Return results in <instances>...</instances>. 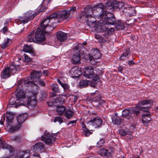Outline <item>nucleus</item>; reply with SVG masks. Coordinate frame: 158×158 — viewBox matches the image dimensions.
I'll return each instance as SVG.
<instances>
[{
  "instance_id": "obj_61",
  "label": "nucleus",
  "mask_w": 158,
  "mask_h": 158,
  "mask_svg": "<svg viewBox=\"0 0 158 158\" xmlns=\"http://www.w3.org/2000/svg\"><path fill=\"white\" fill-rule=\"evenodd\" d=\"M2 31L4 34L7 31V28L6 26L4 27L1 30Z\"/></svg>"
},
{
  "instance_id": "obj_45",
  "label": "nucleus",
  "mask_w": 158,
  "mask_h": 158,
  "mask_svg": "<svg viewBox=\"0 0 158 158\" xmlns=\"http://www.w3.org/2000/svg\"><path fill=\"white\" fill-rule=\"evenodd\" d=\"M130 53L128 50L126 49L125 52H124L120 57V60H123L125 59V58L128 57V55Z\"/></svg>"
},
{
  "instance_id": "obj_53",
  "label": "nucleus",
  "mask_w": 158,
  "mask_h": 158,
  "mask_svg": "<svg viewBox=\"0 0 158 158\" xmlns=\"http://www.w3.org/2000/svg\"><path fill=\"white\" fill-rule=\"evenodd\" d=\"M129 132L127 131H125L124 129H121L119 131V133L122 136H125L127 134H129L128 133Z\"/></svg>"
},
{
  "instance_id": "obj_31",
  "label": "nucleus",
  "mask_w": 158,
  "mask_h": 158,
  "mask_svg": "<svg viewBox=\"0 0 158 158\" xmlns=\"http://www.w3.org/2000/svg\"><path fill=\"white\" fill-rule=\"evenodd\" d=\"M6 117V122L7 123L6 127H8L10 126L11 124V122L13 121V120L14 118V115L12 114H7Z\"/></svg>"
},
{
  "instance_id": "obj_22",
  "label": "nucleus",
  "mask_w": 158,
  "mask_h": 158,
  "mask_svg": "<svg viewBox=\"0 0 158 158\" xmlns=\"http://www.w3.org/2000/svg\"><path fill=\"white\" fill-rule=\"evenodd\" d=\"M0 148L10 150H12V148L10 145L6 143L5 140L2 138H0Z\"/></svg>"
},
{
  "instance_id": "obj_12",
  "label": "nucleus",
  "mask_w": 158,
  "mask_h": 158,
  "mask_svg": "<svg viewBox=\"0 0 158 158\" xmlns=\"http://www.w3.org/2000/svg\"><path fill=\"white\" fill-rule=\"evenodd\" d=\"M83 75L87 78H92L94 75V71L93 68L90 66L86 67Z\"/></svg>"
},
{
  "instance_id": "obj_62",
  "label": "nucleus",
  "mask_w": 158,
  "mask_h": 158,
  "mask_svg": "<svg viewBox=\"0 0 158 158\" xmlns=\"http://www.w3.org/2000/svg\"><path fill=\"white\" fill-rule=\"evenodd\" d=\"M46 97V95L45 92H44V93H42L41 94V96L40 98L42 99V100H44Z\"/></svg>"
},
{
  "instance_id": "obj_35",
  "label": "nucleus",
  "mask_w": 158,
  "mask_h": 158,
  "mask_svg": "<svg viewBox=\"0 0 158 158\" xmlns=\"http://www.w3.org/2000/svg\"><path fill=\"white\" fill-rule=\"evenodd\" d=\"M50 20L47 18L45 19L41 22V28L44 30V29L46 28L48 25V23H49Z\"/></svg>"
},
{
  "instance_id": "obj_9",
  "label": "nucleus",
  "mask_w": 158,
  "mask_h": 158,
  "mask_svg": "<svg viewBox=\"0 0 158 158\" xmlns=\"http://www.w3.org/2000/svg\"><path fill=\"white\" fill-rule=\"evenodd\" d=\"M118 9L120 11V13L122 15H125L126 16H128L129 7H125L123 3L121 2H118Z\"/></svg>"
},
{
  "instance_id": "obj_30",
  "label": "nucleus",
  "mask_w": 158,
  "mask_h": 158,
  "mask_svg": "<svg viewBox=\"0 0 158 158\" xmlns=\"http://www.w3.org/2000/svg\"><path fill=\"white\" fill-rule=\"evenodd\" d=\"M66 108L64 106H59L57 107L56 112L59 115H62L64 114Z\"/></svg>"
},
{
  "instance_id": "obj_8",
  "label": "nucleus",
  "mask_w": 158,
  "mask_h": 158,
  "mask_svg": "<svg viewBox=\"0 0 158 158\" xmlns=\"http://www.w3.org/2000/svg\"><path fill=\"white\" fill-rule=\"evenodd\" d=\"M9 104L8 106L9 107L17 108L21 106H25L26 103L22 100H20L18 103H16L15 98H11L9 100Z\"/></svg>"
},
{
  "instance_id": "obj_7",
  "label": "nucleus",
  "mask_w": 158,
  "mask_h": 158,
  "mask_svg": "<svg viewBox=\"0 0 158 158\" xmlns=\"http://www.w3.org/2000/svg\"><path fill=\"white\" fill-rule=\"evenodd\" d=\"M102 122L103 121L101 117L97 116L91 119L88 123H91L95 128H98L101 126Z\"/></svg>"
},
{
  "instance_id": "obj_60",
  "label": "nucleus",
  "mask_w": 158,
  "mask_h": 158,
  "mask_svg": "<svg viewBox=\"0 0 158 158\" xmlns=\"http://www.w3.org/2000/svg\"><path fill=\"white\" fill-rule=\"evenodd\" d=\"M24 56L25 57V61H26L27 62H29L31 60V59L26 54H24Z\"/></svg>"
},
{
  "instance_id": "obj_55",
  "label": "nucleus",
  "mask_w": 158,
  "mask_h": 158,
  "mask_svg": "<svg viewBox=\"0 0 158 158\" xmlns=\"http://www.w3.org/2000/svg\"><path fill=\"white\" fill-rule=\"evenodd\" d=\"M110 34H111V32H110V31L108 30V29H106L104 33V36L105 37L107 38L108 37V36Z\"/></svg>"
},
{
  "instance_id": "obj_29",
  "label": "nucleus",
  "mask_w": 158,
  "mask_h": 158,
  "mask_svg": "<svg viewBox=\"0 0 158 158\" xmlns=\"http://www.w3.org/2000/svg\"><path fill=\"white\" fill-rule=\"evenodd\" d=\"M115 25V28L117 29L123 30L125 27L124 22L121 20L116 21Z\"/></svg>"
},
{
  "instance_id": "obj_52",
  "label": "nucleus",
  "mask_w": 158,
  "mask_h": 158,
  "mask_svg": "<svg viewBox=\"0 0 158 158\" xmlns=\"http://www.w3.org/2000/svg\"><path fill=\"white\" fill-rule=\"evenodd\" d=\"M34 82L31 81V84H30V86L31 88H33V90H37L39 88V87L37 85L35 84Z\"/></svg>"
},
{
  "instance_id": "obj_18",
  "label": "nucleus",
  "mask_w": 158,
  "mask_h": 158,
  "mask_svg": "<svg viewBox=\"0 0 158 158\" xmlns=\"http://www.w3.org/2000/svg\"><path fill=\"white\" fill-rule=\"evenodd\" d=\"M57 39L61 42H64L67 38V34L62 31H59L56 33Z\"/></svg>"
},
{
  "instance_id": "obj_13",
  "label": "nucleus",
  "mask_w": 158,
  "mask_h": 158,
  "mask_svg": "<svg viewBox=\"0 0 158 158\" xmlns=\"http://www.w3.org/2000/svg\"><path fill=\"white\" fill-rule=\"evenodd\" d=\"M37 103L35 97L34 96L29 97L27 103V106L30 109H33L36 105Z\"/></svg>"
},
{
  "instance_id": "obj_50",
  "label": "nucleus",
  "mask_w": 158,
  "mask_h": 158,
  "mask_svg": "<svg viewBox=\"0 0 158 158\" xmlns=\"http://www.w3.org/2000/svg\"><path fill=\"white\" fill-rule=\"evenodd\" d=\"M87 23L88 25L90 27H94L96 24V21L95 22H92L91 21H87Z\"/></svg>"
},
{
  "instance_id": "obj_37",
  "label": "nucleus",
  "mask_w": 158,
  "mask_h": 158,
  "mask_svg": "<svg viewBox=\"0 0 158 158\" xmlns=\"http://www.w3.org/2000/svg\"><path fill=\"white\" fill-rule=\"evenodd\" d=\"M111 119L112 122L114 124L118 125H119L121 123V119L118 117L111 116Z\"/></svg>"
},
{
  "instance_id": "obj_10",
  "label": "nucleus",
  "mask_w": 158,
  "mask_h": 158,
  "mask_svg": "<svg viewBox=\"0 0 158 158\" xmlns=\"http://www.w3.org/2000/svg\"><path fill=\"white\" fill-rule=\"evenodd\" d=\"M118 2L113 0H109L106 3L105 7L108 10L117 9Z\"/></svg>"
},
{
  "instance_id": "obj_33",
  "label": "nucleus",
  "mask_w": 158,
  "mask_h": 158,
  "mask_svg": "<svg viewBox=\"0 0 158 158\" xmlns=\"http://www.w3.org/2000/svg\"><path fill=\"white\" fill-rule=\"evenodd\" d=\"M100 16L102 20L103 18H104V20H105V19H109L115 17L112 13L107 12L106 10V13L103 15L102 14Z\"/></svg>"
},
{
  "instance_id": "obj_34",
  "label": "nucleus",
  "mask_w": 158,
  "mask_h": 158,
  "mask_svg": "<svg viewBox=\"0 0 158 158\" xmlns=\"http://www.w3.org/2000/svg\"><path fill=\"white\" fill-rule=\"evenodd\" d=\"M21 126V125L20 124L18 123L15 125L10 126L9 129V131L10 132H13L15 131H18Z\"/></svg>"
},
{
  "instance_id": "obj_51",
  "label": "nucleus",
  "mask_w": 158,
  "mask_h": 158,
  "mask_svg": "<svg viewBox=\"0 0 158 158\" xmlns=\"http://www.w3.org/2000/svg\"><path fill=\"white\" fill-rule=\"evenodd\" d=\"M39 9V12L45 11L47 10V8L45 6H43V5H40L38 8Z\"/></svg>"
},
{
  "instance_id": "obj_38",
  "label": "nucleus",
  "mask_w": 158,
  "mask_h": 158,
  "mask_svg": "<svg viewBox=\"0 0 158 158\" xmlns=\"http://www.w3.org/2000/svg\"><path fill=\"white\" fill-rule=\"evenodd\" d=\"M73 112L69 110H66L64 113V115L65 117L68 119L71 118L73 116Z\"/></svg>"
},
{
  "instance_id": "obj_28",
  "label": "nucleus",
  "mask_w": 158,
  "mask_h": 158,
  "mask_svg": "<svg viewBox=\"0 0 158 158\" xmlns=\"http://www.w3.org/2000/svg\"><path fill=\"white\" fill-rule=\"evenodd\" d=\"M27 117V115L26 114H20L17 117V120L18 123L21 125L23 122H24Z\"/></svg>"
},
{
  "instance_id": "obj_39",
  "label": "nucleus",
  "mask_w": 158,
  "mask_h": 158,
  "mask_svg": "<svg viewBox=\"0 0 158 158\" xmlns=\"http://www.w3.org/2000/svg\"><path fill=\"white\" fill-rule=\"evenodd\" d=\"M29 156L28 151H23L19 152V158H27Z\"/></svg>"
},
{
  "instance_id": "obj_2",
  "label": "nucleus",
  "mask_w": 158,
  "mask_h": 158,
  "mask_svg": "<svg viewBox=\"0 0 158 158\" xmlns=\"http://www.w3.org/2000/svg\"><path fill=\"white\" fill-rule=\"evenodd\" d=\"M50 20L55 18H59L64 20L69 18V13L66 10H61L57 13H54L47 17Z\"/></svg>"
},
{
  "instance_id": "obj_24",
  "label": "nucleus",
  "mask_w": 158,
  "mask_h": 158,
  "mask_svg": "<svg viewBox=\"0 0 158 158\" xmlns=\"http://www.w3.org/2000/svg\"><path fill=\"white\" fill-rule=\"evenodd\" d=\"M26 40L27 42H34L37 43L35 37V31L31 32L30 34L28 35Z\"/></svg>"
},
{
  "instance_id": "obj_47",
  "label": "nucleus",
  "mask_w": 158,
  "mask_h": 158,
  "mask_svg": "<svg viewBox=\"0 0 158 158\" xmlns=\"http://www.w3.org/2000/svg\"><path fill=\"white\" fill-rule=\"evenodd\" d=\"M86 21H91L93 22L96 21V19L94 17L92 16L91 15L88 14Z\"/></svg>"
},
{
  "instance_id": "obj_42",
  "label": "nucleus",
  "mask_w": 158,
  "mask_h": 158,
  "mask_svg": "<svg viewBox=\"0 0 158 158\" xmlns=\"http://www.w3.org/2000/svg\"><path fill=\"white\" fill-rule=\"evenodd\" d=\"M89 84L88 81L86 80H83L80 81L79 85L80 88L86 87Z\"/></svg>"
},
{
  "instance_id": "obj_26",
  "label": "nucleus",
  "mask_w": 158,
  "mask_h": 158,
  "mask_svg": "<svg viewBox=\"0 0 158 158\" xmlns=\"http://www.w3.org/2000/svg\"><path fill=\"white\" fill-rule=\"evenodd\" d=\"M81 56L79 53H77L72 56V62L74 64H77L80 63Z\"/></svg>"
},
{
  "instance_id": "obj_11",
  "label": "nucleus",
  "mask_w": 158,
  "mask_h": 158,
  "mask_svg": "<svg viewBox=\"0 0 158 158\" xmlns=\"http://www.w3.org/2000/svg\"><path fill=\"white\" fill-rule=\"evenodd\" d=\"M41 75V72L40 71L34 70L31 72V77L29 78L31 81L37 82Z\"/></svg>"
},
{
  "instance_id": "obj_59",
  "label": "nucleus",
  "mask_w": 158,
  "mask_h": 158,
  "mask_svg": "<svg viewBox=\"0 0 158 158\" xmlns=\"http://www.w3.org/2000/svg\"><path fill=\"white\" fill-rule=\"evenodd\" d=\"M104 142L105 140L104 139H101L99 140V141L97 142V144L98 145H100V146H101L104 143Z\"/></svg>"
},
{
  "instance_id": "obj_1",
  "label": "nucleus",
  "mask_w": 158,
  "mask_h": 158,
  "mask_svg": "<svg viewBox=\"0 0 158 158\" xmlns=\"http://www.w3.org/2000/svg\"><path fill=\"white\" fill-rule=\"evenodd\" d=\"M153 101L151 99L143 100L139 102L133 108L124 109L123 110L122 115L123 117L127 119H130L131 118L132 114L138 117L140 113V111L148 112V109L151 107L153 104Z\"/></svg>"
},
{
  "instance_id": "obj_57",
  "label": "nucleus",
  "mask_w": 158,
  "mask_h": 158,
  "mask_svg": "<svg viewBox=\"0 0 158 158\" xmlns=\"http://www.w3.org/2000/svg\"><path fill=\"white\" fill-rule=\"evenodd\" d=\"M21 138L20 136H15L13 138V139L14 141L19 142L21 140Z\"/></svg>"
},
{
  "instance_id": "obj_19",
  "label": "nucleus",
  "mask_w": 158,
  "mask_h": 158,
  "mask_svg": "<svg viewBox=\"0 0 158 158\" xmlns=\"http://www.w3.org/2000/svg\"><path fill=\"white\" fill-rule=\"evenodd\" d=\"M152 118L149 114H143L142 115V121L143 123L146 126H148V123H150Z\"/></svg>"
},
{
  "instance_id": "obj_46",
  "label": "nucleus",
  "mask_w": 158,
  "mask_h": 158,
  "mask_svg": "<svg viewBox=\"0 0 158 158\" xmlns=\"http://www.w3.org/2000/svg\"><path fill=\"white\" fill-rule=\"evenodd\" d=\"M128 11V16H135L136 14V11L132 8H129Z\"/></svg>"
},
{
  "instance_id": "obj_16",
  "label": "nucleus",
  "mask_w": 158,
  "mask_h": 158,
  "mask_svg": "<svg viewBox=\"0 0 158 158\" xmlns=\"http://www.w3.org/2000/svg\"><path fill=\"white\" fill-rule=\"evenodd\" d=\"M20 65V64L18 63V62L15 61L13 62L8 68V70H9L10 72L11 73H14L16 72Z\"/></svg>"
},
{
  "instance_id": "obj_58",
  "label": "nucleus",
  "mask_w": 158,
  "mask_h": 158,
  "mask_svg": "<svg viewBox=\"0 0 158 158\" xmlns=\"http://www.w3.org/2000/svg\"><path fill=\"white\" fill-rule=\"evenodd\" d=\"M38 81V84H39L40 85H41L43 86H44L45 85V84L44 81L41 79H39Z\"/></svg>"
},
{
  "instance_id": "obj_43",
  "label": "nucleus",
  "mask_w": 158,
  "mask_h": 158,
  "mask_svg": "<svg viewBox=\"0 0 158 158\" xmlns=\"http://www.w3.org/2000/svg\"><path fill=\"white\" fill-rule=\"evenodd\" d=\"M23 51L26 52H28L32 54L34 53L31 47L25 45L23 48Z\"/></svg>"
},
{
  "instance_id": "obj_15",
  "label": "nucleus",
  "mask_w": 158,
  "mask_h": 158,
  "mask_svg": "<svg viewBox=\"0 0 158 158\" xmlns=\"http://www.w3.org/2000/svg\"><path fill=\"white\" fill-rule=\"evenodd\" d=\"M92 101L94 102H99L101 100L102 96L101 93L98 91L91 94Z\"/></svg>"
},
{
  "instance_id": "obj_63",
  "label": "nucleus",
  "mask_w": 158,
  "mask_h": 158,
  "mask_svg": "<svg viewBox=\"0 0 158 158\" xmlns=\"http://www.w3.org/2000/svg\"><path fill=\"white\" fill-rule=\"evenodd\" d=\"M76 9V7H73L70 9L69 10V11H68L69 13V14H70L69 13H73V12L75 11Z\"/></svg>"
},
{
  "instance_id": "obj_6",
  "label": "nucleus",
  "mask_w": 158,
  "mask_h": 158,
  "mask_svg": "<svg viewBox=\"0 0 158 158\" xmlns=\"http://www.w3.org/2000/svg\"><path fill=\"white\" fill-rule=\"evenodd\" d=\"M44 30L41 31L40 28H39L37 31H35V35L37 43L42 42L44 41L46 39L44 33Z\"/></svg>"
},
{
  "instance_id": "obj_44",
  "label": "nucleus",
  "mask_w": 158,
  "mask_h": 158,
  "mask_svg": "<svg viewBox=\"0 0 158 158\" xmlns=\"http://www.w3.org/2000/svg\"><path fill=\"white\" fill-rule=\"evenodd\" d=\"M65 102V99L62 96H60L56 98L54 100L55 103H59L60 104H62Z\"/></svg>"
},
{
  "instance_id": "obj_25",
  "label": "nucleus",
  "mask_w": 158,
  "mask_h": 158,
  "mask_svg": "<svg viewBox=\"0 0 158 158\" xmlns=\"http://www.w3.org/2000/svg\"><path fill=\"white\" fill-rule=\"evenodd\" d=\"M116 23V20L115 17L109 19H106L103 21L104 24L110 25H115Z\"/></svg>"
},
{
  "instance_id": "obj_41",
  "label": "nucleus",
  "mask_w": 158,
  "mask_h": 158,
  "mask_svg": "<svg viewBox=\"0 0 158 158\" xmlns=\"http://www.w3.org/2000/svg\"><path fill=\"white\" fill-rule=\"evenodd\" d=\"M51 88L52 91L55 93H60V90L57 84H52L51 86Z\"/></svg>"
},
{
  "instance_id": "obj_54",
  "label": "nucleus",
  "mask_w": 158,
  "mask_h": 158,
  "mask_svg": "<svg viewBox=\"0 0 158 158\" xmlns=\"http://www.w3.org/2000/svg\"><path fill=\"white\" fill-rule=\"evenodd\" d=\"M54 121L55 122L58 121L60 123H63V120L61 118L56 117L55 118Z\"/></svg>"
},
{
  "instance_id": "obj_17",
  "label": "nucleus",
  "mask_w": 158,
  "mask_h": 158,
  "mask_svg": "<svg viewBox=\"0 0 158 158\" xmlns=\"http://www.w3.org/2000/svg\"><path fill=\"white\" fill-rule=\"evenodd\" d=\"M33 149L35 152L42 153L44 151V145L43 143L38 142L33 146Z\"/></svg>"
},
{
  "instance_id": "obj_4",
  "label": "nucleus",
  "mask_w": 158,
  "mask_h": 158,
  "mask_svg": "<svg viewBox=\"0 0 158 158\" xmlns=\"http://www.w3.org/2000/svg\"><path fill=\"white\" fill-rule=\"evenodd\" d=\"M38 14V13H35L33 11L30 10L25 13L24 16L19 17V20L21 23H25L30 21Z\"/></svg>"
},
{
  "instance_id": "obj_5",
  "label": "nucleus",
  "mask_w": 158,
  "mask_h": 158,
  "mask_svg": "<svg viewBox=\"0 0 158 158\" xmlns=\"http://www.w3.org/2000/svg\"><path fill=\"white\" fill-rule=\"evenodd\" d=\"M31 81L29 78L26 77L21 80L19 82L18 85V89H22L28 87L30 85Z\"/></svg>"
},
{
  "instance_id": "obj_64",
  "label": "nucleus",
  "mask_w": 158,
  "mask_h": 158,
  "mask_svg": "<svg viewBox=\"0 0 158 158\" xmlns=\"http://www.w3.org/2000/svg\"><path fill=\"white\" fill-rule=\"evenodd\" d=\"M77 120L70 121L67 124V125L69 126L70 124H73L74 123L76 124V123Z\"/></svg>"
},
{
  "instance_id": "obj_32",
  "label": "nucleus",
  "mask_w": 158,
  "mask_h": 158,
  "mask_svg": "<svg viewBox=\"0 0 158 158\" xmlns=\"http://www.w3.org/2000/svg\"><path fill=\"white\" fill-rule=\"evenodd\" d=\"M92 57L93 60L98 59L101 56V54L99 50L96 49L94 50L92 53Z\"/></svg>"
},
{
  "instance_id": "obj_48",
  "label": "nucleus",
  "mask_w": 158,
  "mask_h": 158,
  "mask_svg": "<svg viewBox=\"0 0 158 158\" xmlns=\"http://www.w3.org/2000/svg\"><path fill=\"white\" fill-rule=\"evenodd\" d=\"M93 10H94V7L91 8V7H86L84 9V12H85L86 14H88V13H89L90 12H92Z\"/></svg>"
},
{
  "instance_id": "obj_56",
  "label": "nucleus",
  "mask_w": 158,
  "mask_h": 158,
  "mask_svg": "<svg viewBox=\"0 0 158 158\" xmlns=\"http://www.w3.org/2000/svg\"><path fill=\"white\" fill-rule=\"evenodd\" d=\"M63 88L64 90H66L69 89V86L67 84H63L61 86Z\"/></svg>"
},
{
  "instance_id": "obj_49",
  "label": "nucleus",
  "mask_w": 158,
  "mask_h": 158,
  "mask_svg": "<svg viewBox=\"0 0 158 158\" xmlns=\"http://www.w3.org/2000/svg\"><path fill=\"white\" fill-rule=\"evenodd\" d=\"M83 133L86 137L92 134L90 131L87 128H85L83 130Z\"/></svg>"
},
{
  "instance_id": "obj_14",
  "label": "nucleus",
  "mask_w": 158,
  "mask_h": 158,
  "mask_svg": "<svg viewBox=\"0 0 158 158\" xmlns=\"http://www.w3.org/2000/svg\"><path fill=\"white\" fill-rule=\"evenodd\" d=\"M113 151L111 150H107L105 148L101 149L98 151V154L102 156L109 157L112 156Z\"/></svg>"
},
{
  "instance_id": "obj_3",
  "label": "nucleus",
  "mask_w": 158,
  "mask_h": 158,
  "mask_svg": "<svg viewBox=\"0 0 158 158\" xmlns=\"http://www.w3.org/2000/svg\"><path fill=\"white\" fill-rule=\"evenodd\" d=\"M42 140L48 145L53 143L55 141L56 137L55 134L51 133L46 131L44 135L41 136Z\"/></svg>"
},
{
  "instance_id": "obj_27",
  "label": "nucleus",
  "mask_w": 158,
  "mask_h": 158,
  "mask_svg": "<svg viewBox=\"0 0 158 158\" xmlns=\"http://www.w3.org/2000/svg\"><path fill=\"white\" fill-rule=\"evenodd\" d=\"M88 14H86L85 12L82 11L78 15L77 17L78 20L81 22L84 21H86V19Z\"/></svg>"
},
{
  "instance_id": "obj_23",
  "label": "nucleus",
  "mask_w": 158,
  "mask_h": 158,
  "mask_svg": "<svg viewBox=\"0 0 158 158\" xmlns=\"http://www.w3.org/2000/svg\"><path fill=\"white\" fill-rule=\"evenodd\" d=\"M94 10H95L97 11L101 10V13L100 14V16L102 14L103 15L106 13V10L104 8V6L102 3H100L94 6Z\"/></svg>"
},
{
  "instance_id": "obj_36",
  "label": "nucleus",
  "mask_w": 158,
  "mask_h": 158,
  "mask_svg": "<svg viewBox=\"0 0 158 158\" xmlns=\"http://www.w3.org/2000/svg\"><path fill=\"white\" fill-rule=\"evenodd\" d=\"M93 79L91 81V86L94 87L99 81V78L98 75H96L94 77L93 76Z\"/></svg>"
},
{
  "instance_id": "obj_20",
  "label": "nucleus",
  "mask_w": 158,
  "mask_h": 158,
  "mask_svg": "<svg viewBox=\"0 0 158 158\" xmlns=\"http://www.w3.org/2000/svg\"><path fill=\"white\" fill-rule=\"evenodd\" d=\"M19 90V91H17L15 94L16 100L18 101L21 99L25 98L26 97V93L24 90L22 89H17V90Z\"/></svg>"
},
{
  "instance_id": "obj_40",
  "label": "nucleus",
  "mask_w": 158,
  "mask_h": 158,
  "mask_svg": "<svg viewBox=\"0 0 158 158\" xmlns=\"http://www.w3.org/2000/svg\"><path fill=\"white\" fill-rule=\"evenodd\" d=\"M5 40L3 43L1 44V48L2 49H4L8 46L11 43V40L9 38H7L6 40Z\"/></svg>"
},
{
  "instance_id": "obj_21",
  "label": "nucleus",
  "mask_w": 158,
  "mask_h": 158,
  "mask_svg": "<svg viewBox=\"0 0 158 158\" xmlns=\"http://www.w3.org/2000/svg\"><path fill=\"white\" fill-rule=\"evenodd\" d=\"M11 73L8 70V68H6L1 72V77L2 79L8 78L10 76Z\"/></svg>"
}]
</instances>
